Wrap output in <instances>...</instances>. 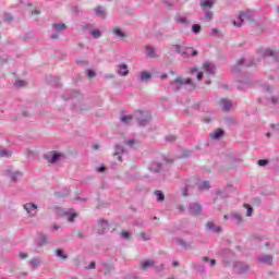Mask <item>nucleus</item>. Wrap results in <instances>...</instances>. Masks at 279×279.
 <instances>
[{"instance_id": "1", "label": "nucleus", "mask_w": 279, "mask_h": 279, "mask_svg": "<svg viewBox=\"0 0 279 279\" xmlns=\"http://www.w3.org/2000/svg\"><path fill=\"white\" fill-rule=\"evenodd\" d=\"M137 121L140 128H145L151 121V113L149 111H136L134 116H122L121 123L124 125H132V121Z\"/></svg>"}, {"instance_id": "2", "label": "nucleus", "mask_w": 279, "mask_h": 279, "mask_svg": "<svg viewBox=\"0 0 279 279\" xmlns=\"http://www.w3.org/2000/svg\"><path fill=\"white\" fill-rule=\"evenodd\" d=\"M171 86L175 90H180V88H186V87H187V90H195V84L193 83V80H191V78L177 77L171 83Z\"/></svg>"}, {"instance_id": "3", "label": "nucleus", "mask_w": 279, "mask_h": 279, "mask_svg": "<svg viewBox=\"0 0 279 279\" xmlns=\"http://www.w3.org/2000/svg\"><path fill=\"white\" fill-rule=\"evenodd\" d=\"M244 21H254V12L247 11L244 13H240V15H238L236 19L233 20V25L235 27H241Z\"/></svg>"}, {"instance_id": "4", "label": "nucleus", "mask_w": 279, "mask_h": 279, "mask_svg": "<svg viewBox=\"0 0 279 279\" xmlns=\"http://www.w3.org/2000/svg\"><path fill=\"white\" fill-rule=\"evenodd\" d=\"M174 50L177 51V53H180V56H182V58H190V56H197V50H194L191 47L184 48L180 45H174Z\"/></svg>"}, {"instance_id": "5", "label": "nucleus", "mask_w": 279, "mask_h": 279, "mask_svg": "<svg viewBox=\"0 0 279 279\" xmlns=\"http://www.w3.org/2000/svg\"><path fill=\"white\" fill-rule=\"evenodd\" d=\"M46 159L51 165H56V162H59V160L64 159V154L59 153V151H51L48 155H46Z\"/></svg>"}, {"instance_id": "6", "label": "nucleus", "mask_w": 279, "mask_h": 279, "mask_svg": "<svg viewBox=\"0 0 279 279\" xmlns=\"http://www.w3.org/2000/svg\"><path fill=\"white\" fill-rule=\"evenodd\" d=\"M23 208L26 211L27 217H36L38 213V205L34 203H26Z\"/></svg>"}, {"instance_id": "7", "label": "nucleus", "mask_w": 279, "mask_h": 279, "mask_svg": "<svg viewBox=\"0 0 279 279\" xmlns=\"http://www.w3.org/2000/svg\"><path fill=\"white\" fill-rule=\"evenodd\" d=\"M258 53L263 56V58H274V60H278L279 58V54L269 48H260Z\"/></svg>"}, {"instance_id": "8", "label": "nucleus", "mask_w": 279, "mask_h": 279, "mask_svg": "<svg viewBox=\"0 0 279 279\" xmlns=\"http://www.w3.org/2000/svg\"><path fill=\"white\" fill-rule=\"evenodd\" d=\"M253 64H256V61L254 60H245V59H240L236 63V65L233 68V72L236 73L241 71V66H253Z\"/></svg>"}, {"instance_id": "9", "label": "nucleus", "mask_w": 279, "mask_h": 279, "mask_svg": "<svg viewBox=\"0 0 279 279\" xmlns=\"http://www.w3.org/2000/svg\"><path fill=\"white\" fill-rule=\"evenodd\" d=\"M189 213L190 215H202V205L199 203H191L189 205Z\"/></svg>"}, {"instance_id": "10", "label": "nucleus", "mask_w": 279, "mask_h": 279, "mask_svg": "<svg viewBox=\"0 0 279 279\" xmlns=\"http://www.w3.org/2000/svg\"><path fill=\"white\" fill-rule=\"evenodd\" d=\"M233 267H234L235 274H245V272L250 271V266H247L241 262H236Z\"/></svg>"}, {"instance_id": "11", "label": "nucleus", "mask_w": 279, "mask_h": 279, "mask_svg": "<svg viewBox=\"0 0 279 279\" xmlns=\"http://www.w3.org/2000/svg\"><path fill=\"white\" fill-rule=\"evenodd\" d=\"M5 175L11 178L12 182H19V179L23 178V172L7 170Z\"/></svg>"}, {"instance_id": "12", "label": "nucleus", "mask_w": 279, "mask_h": 279, "mask_svg": "<svg viewBox=\"0 0 279 279\" xmlns=\"http://www.w3.org/2000/svg\"><path fill=\"white\" fill-rule=\"evenodd\" d=\"M61 29H66V25L64 24H53V31L56 33H53L52 35H50V38L52 40H56V38H58V34H60Z\"/></svg>"}, {"instance_id": "13", "label": "nucleus", "mask_w": 279, "mask_h": 279, "mask_svg": "<svg viewBox=\"0 0 279 279\" xmlns=\"http://www.w3.org/2000/svg\"><path fill=\"white\" fill-rule=\"evenodd\" d=\"M98 234H105L106 230H108V221L99 220L97 223Z\"/></svg>"}, {"instance_id": "14", "label": "nucleus", "mask_w": 279, "mask_h": 279, "mask_svg": "<svg viewBox=\"0 0 279 279\" xmlns=\"http://www.w3.org/2000/svg\"><path fill=\"white\" fill-rule=\"evenodd\" d=\"M258 263H263L264 265H271L274 262V257L271 255H260L257 257Z\"/></svg>"}, {"instance_id": "15", "label": "nucleus", "mask_w": 279, "mask_h": 279, "mask_svg": "<svg viewBox=\"0 0 279 279\" xmlns=\"http://www.w3.org/2000/svg\"><path fill=\"white\" fill-rule=\"evenodd\" d=\"M203 68L204 71L208 73V75H215V64L210 63V61H205Z\"/></svg>"}, {"instance_id": "16", "label": "nucleus", "mask_w": 279, "mask_h": 279, "mask_svg": "<svg viewBox=\"0 0 279 279\" xmlns=\"http://www.w3.org/2000/svg\"><path fill=\"white\" fill-rule=\"evenodd\" d=\"M118 74H120L122 77H126V75H130V70L128 69V64L122 63L118 65Z\"/></svg>"}, {"instance_id": "17", "label": "nucleus", "mask_w": 279, "mask_h": 279, "mask_svg": "<svg viewBox=\"0 0 279 279\" xmlns=\"http://www.w3.org/2000/svg\"><path fill=\"white\" fill-rule=\"evenodd\" d=\"M149 80H151V73L147 71H143L140 73L138 82L145 83V82H149Z\"/></svg>"}, {"instance_id": "18", "label": "nucleus", "mask_w": 279, "mask_h": 279, "mask_svg": "<svg viewBox=\"0 0 279 279\" xmlns=\"http://www.w3.org/2000/svg\"><path fill=\"white\" fill-rule=\"evenodd\" d=\"M220 106L222 107V110L225 112H228L232 108V101L223 98V99L220 100Z\"/></svg>"}, {"instance_id": "19", "label": "nucleus", "mask_w": 279, "mask_h": 279, "mask_svg": "<svg viewBox=\"0 0 279 279\" xmlns=\"http://www.w3.org/2000/svg\"><path fill=\"white\" fill-rule=\"evenodd\" d=\"M148 169L153 173H159V171H162V165H160L159 162L154 161V162L150 163Z\"/></svg>"}, {"instance_id": "20", "label": "nucleus", "mask_w": 279, "mask_h": 279, "mask_svg": "<svg viewBox=\"0 0 279 279\" xmlns=\"http://www.w3.org/2000/svg\"><path fill=\"white\" fill-rule=\"evenodd\" d=\"M206 228L209 230V232H215V234H219V232H221V227H218L215 225V222H208Z\"/></svg>"}, {"instance_id": "21", "label": "nucleus", "mask_w": 279, "mask_h": 279, "mask_svg": "<svg viewBox=\"0 0 279 279\" xmlns=\"http://www.w3.org/2000/svg\"><path fill=\"white\" fill-rule=\"evenodd\" d=\"M250 84H252V81L250 78H245L244 81L239 80L238 88L239 90H245V88H247Z\"/></svg>"}, {"instance_id": "22", "label": "nucleus", "mask_w": 279, "mask_h": 279, "mask_svg": "<svg viewBox=\"0 0 279 279\" xmlns=\"http://www.w3.org/2000/svg\"><path fill=\"white\" fill-rule=\"evenodd\" d=\"M94 12L99 19H106V9L104 7H97L94 9Z\"/></svg>"}, {"instance_id": "23", "label": "nucleus", "mask_w": 279, "mask_h": 279, "mask_svg": "<svg viewBox=\"0 0 279 279\" xmlns=\"http://www.w3.org/2000/svg\"><path fill=\"white\" fill-rule=\"evenodd\" d=\"M48 239L46 234H39V238L37 240V247H43L44 245H47Z\"/></svg>"}, {"instance_id": "24", "label": "nucleus", "mask_w": 279, "mask_h": 279, "mask_svg": "<svg viewBox=\"0 0 279 279\" xmlns=\"http://www.w3.org/2000/svg\"><path fill=\"white\" fill-rule=\"evenodd\" d=\"M215 5V1L213 0H201L202 10H207L206 8H213Z\"/></svg>"}, {"instance_id": "25", "label": "nucleus", "mask_w": 279, "mask_h": 279, "mask_svg": "<svg viewBox=\"0 0 279 279\" xmlns=\"http://www.w3.org/2000/svg\"><path fill=\"white\" fill-rule=\"evenodd\" d=\"M223 134H225L223 130L217 129L214 133H210L209 136L210 138H215L216 141H218V138H221Z\"/></svg>"}, {"instance_id": "26", "label": "nucleus", "mask_w": 279, "mask_h": 279, "mask_svg": "<svg viewBox=\"0 0 279 279\" xmlns=\"http://www.w3.org/2000/svg\"><path fill=\"white\" fill-rule=\"evenodd\" d=\"M48 84H50V86H59L60 85V78H58V76H49L47 78Z\"/></svg>"}, {"instance_id": "27", "label": "nucleus", "mask_w": 279, "mask_h": 279, "mask_svg": "<svg viewBox=\"0 0 279 279\" xmlns=\"http://www.w3.org/2000/svg\"><path fill=\"white\" fill-rule=\"evenodd\" d=\"M175 242L177 245H180V247H183V250H189V247H191V244L182 239H177Z\"/></svg>"}, {"instance_id": "28", "label": "nucleus", "mask_w": 279, "mask_h": 279, "mask_svg": "<svg viewBox=\"0 0 279 279\" xmlns=\"http://www.w3.org/2000/svg\"><path fill=\"white\" fill-rule=\"evenodd\" d=\"M154 265H156V262L151 259H146L142 262V269H148V267H154Z\"/></svg>"}, {"instance_id": "29", "label": "nucleus", "mask_w": 279, "mask_h": 279, "mask_svg": "<svg viewBox=\"0 0 279 279\" xmlns=\"http://www.w3.org/2000/svg\"><path fill=\"white\" fill-rule=\"evenodd\" d=\"M230 219H232L236 223L243 222V217H241V215H239L238 213L231 214Z\"/></svg>"}, {"instance_id": "30", "label": "nucleus", "mask_w": 279, "mask_h": 279, "mask_svg": "<svg viewBox=\"0 0 279 279\" xmlns=\"http://www.w3.org/2000/svg\"><path fill=\"white\" fill-rule=\"evenodd\" d=\"M210 189V182L203 181L198 184V191H208Z\"/></svg>"}, {"instance_id": "31", "label": "nucleus", "mask_w": 279, "mask_h": 279, "mask_svg": "<svg viewBox=\"0 0 279 279\" xmlns=\"http://www.w3.org/2000/svg\"><path fill=\"white\" fill-rule=\"evenodd\" d=\"M177 23H180L181 25H189V19L184 15H178L175 19Z\"/></svg>"}, {"instance_id": "32", "label": "nucleus", "mask_w": 279, "mask_h": 279, "mask_svg": "<svg viewBox=\"0 0 279 279\" xmlns=\"http://www.w3.org/2000/svg\"><path fill=\"white\" fill-rule=\"evenodd\" d=\"M146 56H148V58H156V50L154 49V47H146Z\"/></svg>"}, {"instance_id": "33", "label": "nucleus", "mask_w": 279, "mask_h": 279, "mask_svg": "<svg viewBox=\"0 0 279 279\" xmlns=\"http://www.w3.org/2000/svg\"><path fill=\"white\" fill-rule=\"evenodd\" d=\"M65 215L70 223H73L75 221V217H77V214H75V211H65Z\"/></svg>"}, {"instance_id": "34", "label": "nucleus", "mask_w": 279, "mask_h": 279, "mask_svg": "<svg viewBox=\"0 0 279 279\" xmlns=\"http://www.w3.org/2000/svg\"><path fill=\"white\" fill-rule=\"evenodd\" d=\"M155 195L157 197V202H165V193H162V191H155Z\"/></svg>"}, {"instance_id": "35", "label": "nucleus", "mask_w": 279, "mask_h": 279, "mask_svg": "<svg viewBox=\"0 0 279 279\" xmlns=\"http://www.w3.org/2000/svg\"><path fill=\"white\" fill-rule=\"evenodd\" d=\"M121 154H125V148H123L122 145L117 144L116 145V156H121Z\"/></svg>"}, {"instance_id": "36", "label": "nucleus", "mask_w": 279, "mask_h": 279, "mask_svg": "<svg viewBox=\"0 0 279 279\" xmlns=\"http://www.w3.org/2000/svg\"><path fill=\"white\" fill-rule=\"evenodd\" d=\"M12 156V153L8 149H0V158H10Z\"/></svg>"}, {"instance_id": "37", "label": "nucleus", "mask_w": 279, "mask_h": 279, "mask_svg": "<svg viewBox=\"0 0 279 279\" xmlns=\"http://www.w3.org/2000/svg\"><path fill=\"white\" fill-rule=\"evenodd\" d=\"M113 34L114 36H118V38H125V33H123V31H121L120 28H114Z\"/></svg>"}, {"instance_id": "38", "label": "nucleus", "mask_w": 279, "mask_h": 279, "mask_svg": "<svg viewBox=\"0 0 279 279\" xmlns=\"http://www.w3.org/2000/svg\"><path fill=\"white\" fill-rule=\"evenodd\" d=\"M205 12V21H213V11L205 9L203 10Z\"/></svg>"}, {"instance_id": "39", "label": "nucleus", "mask_w": 279, "mask_h": 279, "mask_svg": "<svg viewBox=\"0 0 279 279\" xmlns=\"http://www.w3.org/2000/svg\"><path fill=\"white\" fill-rule=\"evenodd\" d=\"M190 73H196L197 80H202V77H204V73L197 72V68L190 69Z\"/></svg>"}, {"instance_id": "40", "label": "nucleus", "mask_w": 279, "mask_h": 279, "mask_svg": "<svg viewBox=\"0 0 279 279\" xmlns=\"http://www.w3.org/2000/svg\"><path fill=\"white\" fill-rule=\"evenodd\" d=\"M31 267H33V269H36V267H38V265H40V259L38 258H34L29 262Z\"/></svg>"}, {"instance_id": "41", "label": "nucleus", "mask_w": 279, "mask_h": 279, "mask_svg": "<svg viewBox=\"0 0 279 279\" xmlns=\"http://www.w3.org/2000/svg\"><path fill=\"white\" fill-rule=\"evenodd\" d=\"M90 35L93 36V38H101V31L99 29H93L90 32Z\"/></svg>"}, {"instance_id": "42", "label": "nucleus", "mask_w": 279, "mask_h": 279, "mask_svg": "<svg viewBox=\"0 0 279 279\" xmlns=\"http://www.w3.org/2000/svg\"><path fill=\"white\" fill-rule=\"evenodd\" d=\"M192 32H193V34H199V32H202V25H199V24H194V25L192 26Z\"/></svg>"}, {"instance_id": "43", "label": "nucleus", "mask_w": 279, "mask_h": 279, "mask_svg": "<svg viewBox=\"0 0 279 279\" xmlns=\"http://www.w3.org/2000/svg\"><path fill=\"white\" fill-rule=\"evenodd\" d=\"M56 254L57 256H59V258H62V260L66 259V255L64 254V251H62V248L57 250Z\"/></svg>"}, {"instance_id": "44", "label": "nucleus", "mask_w": 279, "mask_h": 279, "mask_svg": "<svg viewBox=\"0 0 279 279\" xmlns=\"http://www.w3.org/2000/svg\"><path fill=\"white\" fill-rule=\"evenodd\" d=\"M76 95H77V92H74L72 94H65V95H63V99L65 101L69 100V99H73V98H75Z\"/></svg>"}, {"instance_id": "45", "label": "nucleus", "mask_w": 279, "mask_h": 279, "mask_svg": "<svg viewBox=\"0 0 279 279\" xmlns=\"http://www.w3.org/2000/svg\"><path fill=\"white\" fill-rule=\"evenodd\" d=\"M257 165H258L259 167H267V165H269V160H268V159H259V160L257 161Z\"/></svg>"}, {"instance_id": "46", "label": "nucleus", "mask_w": 279, "mask_h": 279, "mask_svg": "<svg viewBox=\"0 0 279 279\" xmlns=\"http://www.w3.org/2000/svg\"><path fill=\"white\" fill-rule=\"evenodd\" d=\"M245 206V208H247V210H246V217H252V213H254V209L252 208V206H250V205H244Z\"/></svg>"}, {"instance_id": "47", "label": "nucleus", "mask_w": 279, "mask_h": 279, "mask_svg": "<svg viewBox=\"0 0 279 279\" xmlns=\"http://www.w3.org/2000/svg\"><path fill=\"white\" fill-rule=\"evenodd\" d=\"M191 190V185H185L184 190H183V196L184 197H189V191Z\"/></svg>"}, {"instance_id": "48", "label": "nucleus", "mask_w": 279, "mask_h": 279, "mask_svg": "<svg viewBox=\"0 0 279 279\" xmlns=\"http://www.w3.org/2000/svg\"><path fill=\"white\" fill-rule=\"evenodd\" d=\"M15 86L16 88H22V86H25V81H16Z\"/></svg>"}, {"instance_id": "49", "label": "nucleus", "mask_w": 279, "mask_h": 279, "mask_svg": "<svg viewBox=\"0 0 279 279\" xmlns=\"http://www.w3.org/2000/svg\"><path fill=\"white\" fill-rule=\"evenodd\" d=\"M141 236H142L143 241H149V239H151V236L149 234L145 233V232H143L141 234Z\"/></svg>"}, {"instance_id": "50", "label": "nucleus", "mask_w": 279, "mask_h": 279, "mask_svg": "<svg viewBox=\"0 0 279 279\" xmlns=\"http://www.w3.org/2000/svg\"><path fill=\"white\" fill-rule=\"evenodd\" d=\"M166 141L168 143H173V141H175V135H168V136H166Z\"/></svg>"}, {"instance_id": "51", "label": "nucleus", "mask_w": 279, "mask_h": 279, "mask_svg": "<svg viewBox=\"0 0 279 279\" xmlns=\"http://www.w3.org/2000/svg\"><path fill=\"white\" fill-rule=\"evenodd\" d=\"M4 21H5L7 23H10V21H12V15H11L10 13H5V14H4Z\"/></svg>"}, {"instance_id": "52", "label": "nucleus", "mask_w": 279, "mask_h": 279, "mask_svg": "<svg viewBox=\"0 0 279 279\" xmlns=\"http://www.w3.org/2000/svg\"><path fill=\"white\" fill-rule=\"evenodd\" d=\"M136 141L134 138H131L125 142V145H129V147H132V145H135Z\"/></svg>"}, {"instance_id": "53", "label": "nucleus", "mask_w": 279, "mask_h": 279, "mask_svg": "<svg viewBox=\"0 0 279 279\" xmlns=\"http://www.w3.org/2000/svg\"><path fill=\"white\" fill-rule=\"evenodd\" d=\"M216 195H218V196H220V197H228V194H225L223 191H221V190H218V191L216 192Z\"/></svg>"}, {"instance_id": "54", "label": "nucleus", "mask_w": 279, "mask_h": 279, "mask_svg": "<svg viewBox=\"0 0 279 279\" xmlns=\"http://www.w3.org/2000/svg\"><path fill=\"white\" fill-rule=\"evenodd\" d=\"M56 195H57V197H64V196L69 195V190H66L64 194H62V192H57Z\"/></svg>"}, {"instance_id": "55", "label": "nucleus", "mask_w": 279, "mask_h": 279, "mask_svg": "<svg viewBox=\"0 0 279 279\" xmlns=\"http://www.w3.org/2000/svg\"><path fill=\"white\" fill-rule=\"evenodd\" d=\"M87 77H90V78L95 77V71L87 70Z\"/></svg>"}, {"instance_id": "56", "label": "nucleus", "mask_w": 279, "mask_h": 279, "mask_svg": "<svg viewBox=\"0 0 279 279\" xmlns=\"http://www.w3.org/2000/svg\"><path fill=\"white\" fill-rule=\"evenodd\" d=\"M209 34H210L211 36H217V35L219 34V29L213 28V29L209 32Z\"/></svg>"}, {"instance_id": "57", "label": "nucleus", "mask_w": 279, "mask_h": 279, "mask_svg": "<svg viewBox=\"0 0 279 279\" xmlns=\"http://www.w3.org/2000/svg\"><path fill=\"white\" fill-rule=\"evenodd\" d=\"M121 236H122V239H130V232L123 231Z\"/></svg>"}, {"instance_id": "58", "label": "nucleus", "mask_w": 279, "mask_h": 279, "mask_svg": "<svg viewBox=\"0 0 279 279\" xmlns=\"http://www.w3.org/2000/svg\"><path fill=\"white\" fill-rule=\"evenodd\" d=\"M166 165H173V159L163 158Z\"/></svg>"}, {"instance_id": "59", "label": "nucleus", "mask_w": 279, "mask_h": 279, "mask_svg": "<svg viewBox=\"0 0 279 279\" xmlns=\"http://www.w3.org/2000/svg\"><path fill=\"white\" fill-rule=\"evenodd\" d=\"M98 173H104V171H106V167L105 166H100L98 169H97Z\"/></svg>"}, {"instance_id": "60", "label": "nucleus", "mask_w": 279, "mask_h": 279, "mask_svg": "<svg viewBox=\"0 0 279 279\" xmlns=\"http://www.w3.org/2000/svg\"><path fill=\"white\" fill-rule=\"evenodd\" d=\"M20 258H22V260H25V258H27V254L26 253H20Z\"/></svg>"}, {"instance_id": "61", "label": "nucleus", "mask_w": 279, "mask_h": 279, "mask_svg": "<svg viewBox=\"0 0 279 279\" xmlns=\"http://www.w3.org/2000/svg\"><path fill=\"white\" fill-rule=\"evenodd\" d=\"M215 265H217V260L210 259L209 266H210V267H215Z\"/></svg>"}, {"instance_id": "62", "label": "nucleus", "mask_w": 279, "mask_h": 279, "mask_svg": "<svg viewBox=\"0 0 279 279\" xmlns=\"http://www.w3.org/2000/svg\"><path fill=\"white\" fill-rule=\"evenodd\" d=\"M270 101H271V104H275V105H276V104H278V98L271 97V98H270Z\"/></svg>"}, {"instance_id": "63", "label": "nucleus", "mask_w": 279, "mask_h": 279, "mask_svg": "<svg viewBox=\"0 0 279 279\" xmlns=\"http://www.w3.org/2000/svg\"><path fill=\"white\" fill-rule=\"evenodd\" d=\"M96 266H97V264L95 262H92L89 264V269H95Z\"/></svg>"}, {"instance_id": "64", "label": "nucleus", "mask_w": 279, "mask_h": 279, "mask_svg": "<svg viewBox=\"0 0 279 279\" xmlns=\"http://www.w3.org/2000/svg\"><path fill=\"white\" fill-rule=\"evenodd\" d=\"M40 13V10H38V9H35L34 11H33V14H39Z\"/></svg>"}]
</instances>
